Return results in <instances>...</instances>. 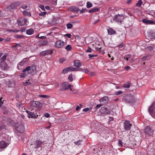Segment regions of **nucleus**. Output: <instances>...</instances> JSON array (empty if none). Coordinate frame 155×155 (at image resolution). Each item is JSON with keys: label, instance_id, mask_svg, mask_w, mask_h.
<instances>
[{"label": "nucleus", "instance_id": "f257e3e1", "mask_svg": "<svg viewBox=\"0 0 155 155\" xmlns=\"http://www.w3.org/2000/svg\"><path fill=\"white\" fill-rule=\"evenodd\" d=\"M124 100L125 103L131 104H134L135 102L134 97L130 94L126 95L124 98Z\"/></svg>", "mask_w": 155, "mask_h": 155}, {"label": "nucleus", "instance_id": "f03ea898", "mask_svg": "<svg viewBox=\"0 0 155 155\" xmlns=\"http://www.w3.org/2000/svg\"><path fill=\"white\" fill-rule=\"evenodd\" d=\"M36 67L35 65H33L31 66H28L26 68L24 69L23 72H27L28 74L33 75L35 73Z\"/></svg>", "mask_w": 155, "mask_h": 155}, {"label": "nucleus", "instance_id": "7ed1b4c3", "mask_svg": "<svg viewBox=\"0 0 155 155\" xmlns=\"http://www.w3.org/2000/svg\"><path fill=\"white\" fill-rule=\"evenodd\" d=\"M42 104L41 103L38 101H33L31 104L30 109L33 110H35L36 108H41L42 107Z\"/></svg>", "mask_w": 155, "mask_h": 155}, {"label": "nucleus", "instance_id": "20e7f679", "mask_svg": "<svg viewBox=\"0 0 155 155\" xmlns=\"http://www.w3.org/2000/svg\"><path fill=\"white\" fill-rule=\"evenodd\" d=\"M20 2H13L11 4L10 6L7 7V10L8 11L12 9H16L20 5Z\"/></svg>", "mask_w": 155, "mask_h": 155}, {"label": "nucleus", "instance_id": "39448f33", "mask_svg": "<svg viewBox=\"0 0 155 155\" xmlns=\"http://www.w3.org/2000/svg\"><path fill=\"white\" fill-rule=\"evenodd\" d=\"M149 111L151 116L155 118V101L153 103L150 107Z\"/></svg>", "mask_w": 155, "mask_h": 155}, {"label": "nucleus", "instance_id": "423d86ee", "mask_svg": "<svg viewBox=\"0 0 155 155\" xmlns=\"http://www.w3.org/2000/svg\"><path fill=\"white\" fill-rule=\"evenodd\" d=\"M153 130L150 126H147L144 130V132L147 135L151 136L153 134Z\"/></svg>", "mask_w": 155, "mask_h": 155}, {"label": "nucleus", "instance_id": "0eeeda50", "mask_svg": "<svg viewBox=\"0 0 155 155\" xmlns=\"http://www.w3.org/2000/svg\"><path fill=\"white\" fill-rule=\"evenodd\" d=\"M61 91H65L67 90L71 87V84H68L67 82H64L61 85Z\"/></svg>", "mask_w": 155, "mask_h": 155}, {"label": "nucleus", "instance_id": "6e6552de", "mask_svg": "<svg viewBox=\"0 0 155 155\" xmlns=\"http://www.w3.org/2000/svg\"><path fill=\"white\" fill-rule=\"evenodd\" d=\"M134 139L136 141H137L138 142L140 143L141 134L140 132L138 130L134 132Z\"/></svg>", "mask_w": 155, "mask_h": 155}, {"label": "nucleus", "instance_id": "1a4fd4ad", "mask_svg": "<svg viewBox=\"0 0 155 155\" xmlns=\"http://www.w3.org/2000/svg\"><path fill=\"white\" fill-rule=\"evenodd\" d=\"M132 125L129 121L126 120L124 124V127L125 130H130L131 127Z\"/></svg>", "mask_w": 155, "mask_h": 155}, {"label": "nucleus", "instance_id": "9d476101", "mask_svg": "<svg viewBox=\"0 0 155 155\" xmlns=\"http://www.w3.org/2000/svg\"><path fill=\"white\" fill-rule=\"evenodd\" d=\"M53 53V51L51 49L46 50L42 51L40 52V54L41 56H45L48 55H50Z\"/></svg>", "mask_w": 155, "mask_h": 155}, {"label": "nucleus", "instance_id": "9b49d317", "mask_svg": "<svg viewBox=\"0 0 155 155\" xmlns=\"http://www.w3.org/2000/svg\"><path fill=\"white\" fill-rule=\"evenodd\" d=\"M124 16L122 15H117L114 17V20H115L116 21L121 22L124 19Z\"/></svg>", "mask_w": 155, "mask_h": 155}, {"label": "nucleus", "instance_id": "f8f14e48", "mask_svg": "<svg viewBox=\"0 0 155 155\" xmlns=\"http://www.w3.org/2000/svg\"><path fill=\"white\" fill-rule=\"evenodd\" d=\"M42 142L41 141L36 140L33 142V143L31 144V146L32 147L36 148L40 146L41 145Z\"/></svg>", "mask_w": 155, "mask_h": 155}, {"label": "nucleus", "instance_id": "ddd939ff", "mask_svg": "<svg viewBox=\"0 0 155 155\" xmlns=\"http://www.w3.org/2000/svg\"><path fill=\"white\" fill-rule=\"evenodd\" d=\"M31 110V111H32V110ZM26 112L28 114V117L29 118H36L38 116V115H36L32 111H29L27 110L26 111Z\"/></svg>", "mask_w": 155, "mask_h": 155}, {"label": "nucleus", "instance_id": "4468645a", "mask_svg": "<svg viewBox=\"0 0 155 155\" xmlns=\"http://www.w3.org/2000/svg\"><path fill=\"white\" fill-rule=\"evenodd\" d=\"M64 44V43L63 41H61V40H57L55 44V47L61 48L63 47Z\"/></svg>", "mask_w": 155, "mask_h": 155}, {"label": "nucleus", "instance_id": "2eb2a0df", "mask_svg": "<svg viewBox=\"0 0 155 155\" xmlns=\"http://www.w3.org/2000/svg\"><path fill=\"white\" fill-rule=\"evenodd\" d=\"M124 144V145L126 144H128L129 145H131V143L129 142V140H127L126 142H123V140H121L119 139L118 141V145L119 147H122L123 146V144Z\"/></svg>", "mask_w": 155, "mask_h": 155}, {"label": "nucleus", "instance_id": "dca6fc26", "mask_svg": "<svg viewBox=\"0 0 155 155\" xmlns=\"http://www.w3.org/2000/svg\"><path fill=\"white\" fill-rule=\"evenodd\" d=\"M27 21V19L26 18L20 19V20H17V22L18 25L20 26L24 25Z\"/></svg>", "mask_w": 155, "mask_h": 155}, {"label": "nucleus", "instance_id": "f3484780", "mask_svg": "<svg viewBox=\"0 0 155 155\" xmlns=\"http://www.w3.org/2000/svg\"><path fill=\"white\" fill-rule=\"evenodd\" d=\"M100 111L102 114H109L110 112L109 110L108 109L107 107H101Z\"/></svg>", "mask_w": 155, "mask_h": 155}, {"label": "nucleus", "instance_id": "a211bd4d", "mask_svg": "<svg viewBox=\"0 0 155 155\" xmlns=\"http://www.w3.org/2000/svg\"><path fill=\"white\" fill-rule=\"evenodd\" d=\"M24 130V126L22 124H20L17 127L16 130L20 133L23 132Z\"/></svg>", "mask_w": 155, "mask_h": 155}, {"label": "nucleus", "instance_id": "6ab92c4d", "mask_svg": "<svg viewBox=\"0 0 155 155\" xmlns=\"http://www.w3.org/2000/svg\"><path fill=\"white\" fill-rule=\"evenodd\" d=\"M69 9V10L73 12H78L80 10L78 8L75 6H71Z\"/></svg>", "mask_w": 155, "mask_h": 155}, {"label": "nucleus", "instance_id": "aec40b11", "mask_svg": "<svg viewBox=\"0 0 155 155\" xmlns=\"http://www.w3.org/2000/svg\"><path fill=\"white\" fill-rule=\"evenodd\" d=\"M99 101L100 102H102L103 104H105L109 101V98L106 96H105L100 99Z\"/></svg>", "mask_w": 155, "mask_h": 155}, {"label": "nucleus", "instance_id": "412c9836", "mask_svg": "<svg viewBox=\"0 0 155 155\" xmlns=\"http://www.w3.org/2000/svg\"><path fill=\"white\" fill-rule=\"evenodd\" d=\"M142 22L147 24H152L155 22L154 21L149 20L146 19H143Z\"/></svg>", "mask_w": 155, "mask_h": 155}, {"label": "nucleus", "instance_id": "4be33fe9", "mask_svg": "<svg viewBox=\"0 0 155 155\" xmlns=\"http://www.w3.org/2000/svg\"><path fill=\"white\" fill-rule=\"evenodd\" d=\"M7 146V143L5 141H2L0 142V148H4L6 147Z\"/></svg>", "mask_w": 155, "mask_h": 155}, {"label": "nucleus", "instance_id": "5701e85b", "mask_svg": "<svg viewBox=\"0 0 155 155\" xmlns=\"http://www.w3.org/2000/svg\"><path fill=\"white\" fill-rule=\"evenodd\" d=\"M48 41L47 40H41L39 42V45L41 46H45L47 45Z\"/></svg>", "mask_w": 155, "mask_h": 155}, {"label": "nucleus", "instance_id": "b1692460", "mask_svg": "<svg viewBox=\"0 0 155 155\" xmlns=\"http://www.w3.org/2000/svg\"><path fill=\"white\" fill-rule=\"evenodd\" d=\"M74 65L78 68L80 67L81 65V64L79 60H75L74 62Z\"/></svg>", "mask_w": 155, "mask_h": 155}, {"label": "nucleus", "instance_id": "393cba45", "mask_svg": "<svg viewBox=\"0 0 155 155\" xmlns=\"http://www.w3.org/2000/svg\"><path fill=\"white\" fill-rule=\"evenodd\" d=\"M107 31L109 35H112L116 33L115 31L113 30L111 28H110L108 29Z\"/></svg>", "mask_w": 155, "mask_h": 155}, {"label": "nucleus", "instance_id": "a878e982", "mask_svg": "<svg viewBox=\"0 0 155 155\" xmlns=\"http://www.w3.org/2000/svg\"><path fill=\"white\" fill-rule=\"evenodd\" d=\"M34 30L31 28L29 29L26 31V34L28 35H31L33 34Z\"/></svg>", "mask_w": 155, "mask_h": 155}, {"label": "nucleus", "instance_id": "bb28decb", "mask_svg": "<svg viewBox=\"0 0 155 155\" xmlns=\"http://www.w3.org/2000/svg\"><path fill=\"white\" fill-rule=\"evenodd\" d=\"M99 10V9L98 8H93L89 10L88 12L89 13H94L96 12H98V11Z\"/></svg>", "mask_w": 155, "mask_h": 155}, {"label": "nucleus", "instance_id": "cd10ccee", "mask_svg": "<svg viewBox=\"0 0 155 155\" xmlns=\"http://www.w3.org/2000/svg\"><path fill=\"white\" fill-rule=\"evenodd\" d=\"M70 71V67H68L65 69H64L62 71V73L63 74H66L68 72Z\"/></svg>", "mask_w": 155, "mask_h": 155}, {"label": "nucleus", "instance_id": "c85d7f7f", "mask_svg": "<svg viewBox=\"0 0 155 155\" xmlns=\"http://www.w3.org/2000/svg\"><path fill=\"white\" fill-rule=\"evenodd\" d=\"M23 13L25 15L29 16L31 15V14H30V12L28 10H26L24 11L23 12Z\"/></svg>", "mask_w": 155, "mask_h": 155}, {"label": "nucleus", "instance_id": "c756f323", "mask_svg": "<svg viewBox=\"0 0 155 155\" xmlns=\"http://www.w3.org/2000/svg\"><path fill=\"white\" fill-rule=\"evenodd\" d=\"M79 71H82V72L85 73H88L89 71V70L87 68L84 69H82V68H79Z\"/></svg>", "mask_w": 155, "mask_h": 155}, {"label": "nucleus", "instance_id": "7c9ffc66", "mask_svg": "<svg viewBox=\"0 0 155 155\" xmlns=\"http://www.w3.org/2000/svg\"><path fill=\"white\" fill-rule=\"evenodd\" d=\"M7 31L9 32H17L20 31V30H18L17 29H7Z\"/></svg>", "mask_w": 155, "mask_h": 155}, {"label": "nucleus", "instance_id": "2f4dec72", "mask_svg": "<svg viewBox=\"0 0 155 155\" xmlns=\"http://www.w3.org/2000/svg\"><path fill=\"white\" fill-rule=\"evenodd\" d=\"M130 83L127 82V83L124 84L123 87L125 88H128L130 87Z\"/></svg>", "mask_w": 155, "mask_h": 155}, {"label": "nucleus", "instance_id": "473e14b6", "mask_svg": "<svg viewBox=\"0 0 155 155\" xmlns=\"http://www.w3.org/2000/svg\"><path fill=\"white\" fill-rule=\"evenodd\" d=\"M24 36L18 35H17L15 36V37L17 39L23 38H24Z\"/></svg>", "mask_w": 155, "mask_h": 155}, {"label": "nucleus", "instance_id": "72a5a7b5", "mask_svg": "<svg viewBox=\"0 0 155 155\" xmlns=\"http://www.w3.org/2000/svg\"><path fill=\"white\" fill-rule=\"evenodd\" d=\"M31 83L30 81V79L28 80L26 82H24L23 84L25 86H27L28 85L30 84Z\"/></svg>", "mask_w": 155, "mask_h": 155}, {"label": "nucleus", "instance_id": "f704fd0d", "mask_svg": "<svg viewBox=\"0 0 155 155\" xmlns=\"http://www.w3.org/2000/svg\"><path fill=\"white\" fill-rule=\"evenodd\" d=\"M70 71H79V69L77 68H73L72 67H70Z\"/></svg>", "mask_w": 155, "mask_h": 155}, {"label": "nucleus", "instance_id": "c9c22d12", "mask_svg": "<svg viewBox=\"0 0 155 155\" xmlns=\"http://www.w3.org/2000/svg\"><path fill=\"white\" fill-rule=\"evenodd\" d=\"M65 48L67 51H69L71 49L72 47L71 45H68L65 47Z\"/></svg>", "mask_w": 155, "mask_h": 155}, {"label": "nucleus", "instance_id": "e433bc0d", "mask_svg": "<svg viewBox=\"0 0 155 155\" xmlns=\"http://www.w3.org/2000/svg\"><path fill=\"white\" fill-rule=\"evenodd\" d=\"M92 4L90 2H87V8H90L92 7Z\"/></svg>", "mask_w": 155, "mask_h": 155}, {"label": "nucleus", "instance_id": "4c0bfd02", "mask_svg": "<svg viewBox=\"0 0 155 155\" xmlns=\"http://www.w3.org/2000/svg\"><path fill=\"white\" fill-rule=\"evenodd\" d=\"M66 61L65 58H60L59 60V62L61 63H63L64 61Z\"/></svg>", "mask_w": 155, "mask_h": 155}, {"label": "nucleus", "instance_id": "58836bf2", "mask_svg": "<svg viewBox=\"0 0 155 155\" xmlns=\"http://www.w3.org/2000/svg\"><path fill=\"white\" fill-rule=\"evenodd\" d=\"M36 37L42 39V40L45 39L46 38V36H41L40 34H38L36 36Z\"/></svg>", "mask_w": 155, "mask_h": 155}, {"label": "nucleus", "instance_id": "ea45409f", "mask_svg": "<svg viewBox=\"0 0 155 155\" xmlns=\"http://www.w3.org/2000/svg\"><path fill=\"white\" fill-rule=\"evenodd\" d=\"M7 57V55H4L1 58V61L2 62L4 61L6 59Z\"/></svg>", "mask_w": 155, "mask_h": 155}, {"label": "nucleus", "instance_id": "a19ab883", "mask_svg": "<svg viewBox=\"0 0 155 155\" xmlns=\"http://www.w3.org/2000/svg\"><path fill=\"white\" fill-rule=\"evenodd\" d=\"M27 74L25 72H23V73H22L20 75L21 77L22 78H24L25 77L27 76Z\"/></svg>", "mask_w": 155, "mask_h": 155}, {"label": "nucleus", "instance_id": "79ce46f5", "mask_svg": "<svg viewBox=\"0 0 155 155\" xmlns=\"http://www.w3.org/2000/svg\"><path fill=\"white\" fill-rule=\"evenodd\" d=\"M142 3L141 0H139L138 2L136 4V5L137 7H140Z\"/></svg>", "mask_w": 155, "mask_h": 155}, {"label": "nucleus", "instance_id": "37998d69", "mask_svg": "<svg viewBox=\"0 0 155 155\" xmlns=\"http://www.w3.org/2000/svg\"><path fill=\"white\" fill-rule=\"evenodd\" d=\"M67 26L68 29H71L72 28L73 25L71 24L68 23L67 24Z\"/></svg>", "mask_w": 155, "mask_h": 155}, {"label": "nucleus", "instance_id": "c03bdc74", "mask_svg": "<svg viewBox=\"0 0 155 155\" xmlns=\"http://www.w3.org/2000/svg\"><path fill=\"white\" fill-rule=\"evenodd\" d=\"M81 141V140H79L77 141H75L74 142V143L75 144L77 145L78 146L79 145L81 144V143L80 142Z\"/></svg>", "mask_w": 155, "mask_h": 155}, {"label": "nucleus", "instance_id": "a18cd8bd", "mask_svg": "<svg viewBox=\"0 0 155 155\" xmlns=\"http://www.w3.org/2000/svg\"><path fill=\"white\" fill-rule=\"evenodd\" d=\"M68 78L71 81H72L73 80L72 74H71L69 75L68 76Z\"/></svg>", "mask_w": 155, "mask_h": 155}, {"label": "nucleus", "instance_id": "49530a36", "mask_svg": "<svg viewBox=\"0 0 155 155\" xmlns=\"http://www.w3.org/2000/svg\"><path fill=\"white\" fill-rule=\"evenodd\" d=\"M91 48L89 47H88V48L86 50V52H91Z\"/></svg>", "mask_w": 155, "mask_h": 155}, {"label": "nucleus", "instance_id": "de8ad7c7", "mask_svg": "<svg viewBox=\"0 0 155 155\" xmlns=\"http://www.w3.org/2000/svg\"><path fill=\"white\" fill-rule=\"evenodd\" d=\"M82 106L81 104H80V106H79L78 105H77L76 106V110H79L80 109V108L82 107Z\"/></svg>", "mask_w": 155, "mask_h": 155}, {"label": "nucleus", "instance_id": "09e8293b", "mask_svg": "<svg viewBox=\"0 0 155 155\" xmlns=\"http://www.w3.org/2000/svg\"><path fill=\"white\" fill-rule=\"evenodd\" d=\"M123 92L122 91H119L116 92L115 94L116 95H118L121 94Z\"/></svg>", "mask_w": 155, "mask_h": 155}, {"label": "nucleus", "instance_id": "8fccbe9b", "mask_svg": "<svg viewBox=\"0 0 155 155\" xmlns=\"http://www.w3.org/2000/svg\"><path fill=\"white\" fill-rule=\"evenodd\" d=\"M47 12H41L39 13V15L40 16H42L44 15H45L46 14Z\"/></svg>", "mask_w": 155, "mask_h": 155}, {"label": "nucleus", "instance_id": "3c124183", "mask_svg": "<svg viewBox=\"0 0 155 155\" xmlns=\"http://www.w3.org/2000/svg\"><path fill=\"white\" fill-rule=\"evenodd\" d=\"M90 109L89 107H87L86 108L84 109L83 111L85 112H87Z\"/></svg>", "mask_w": 155, "mask_h": 155}, {"label": "nucleus", "instance_id": "603ef678", "mask_svg": "<svg viewBox=\"0 0 155 155\" xmlns=\"http://www.w3.org/2000/svg\"><path fill=\"white\" fill-rule=\"evenodd\" d=\"M103 105V104H97V105H96V109L100 107H101V106H102V105Z\"/></svg>", "mask_w": 155, "mask_h": 155}, {"label": "nucleus", "instance_id": "864d4df0", "mask_svg": "<svg viewBox=\"0 0 155 155\" xmlns=\"http://www.w3.org/2000/svg\"><path fill=\"white\" fill-rule=\"evenodd\" d=\"M11 39V38H10L9 37H7L6 38H5V39H4V41H10Z\"/></svg>", "mask_w": 155, "mask_h": 155}, {"label": "nucleus", "instance_id": "5fc2aeb1", "mask_svg": "<svg viewBox=\"0 0 155 155\" xmlns=\"http://www.w3.org/2000/svg\"><path fill=\"white\" fill-rule=\"evenodd\" d=\"M40 8L43 10H45V9L44 8V6L42 5H40Z\"/></svg>", "mask_w": 155, "mask_h": 155}, {"label": "nucleus", "instance_id": "6e6d98bb", "mask_svg": "<svg viewBox=\"0 0 155 155\" xmlns=\"http://www.w3.org/2000/svg\"><path fill=\"white\" fill-rule=\"evenodd\" d=\"M86 10V8H82V9L80 11V13H84Z\"/></svg>", "mask_w": 155, "mask_h": 155}, {"label": "nucleus", "instance_id": "4d7b16f0", "mask_svg": "<svg viewBox=\"0 0 155 155\" xmlns=\"http://www.w3.org/2000/svg\"><path fill=\"white\" fill-rule=\"evenodd\" d=\"M64 36H67L68 38H71V35L70 34H67L64 35Z\"/></svg>", "mask_w": 155, "mask_h": 155}, {"label": "nucleus", "instance_id": "13d9d810", "mask_svg": "<svg viewBox=\"0 0 155 155\" xmlns=\"http://www.w3.org/2000/svg\"><path fill=\"white\" fill-rule=\"evenodd\" d=\"M44 116L46 117H50V114L48 113H46L45 114Z\"/></svg>", "mask_w": 155, "mask_h": 155}, {"label": "nucleus", "instance_id": "bf43d9fd", "mask_svg": "<svg viewBox=\"0 0 155 155\" xmlns=\"http://www.w3.org/2000/svg\"><path fill=\"white\" fill-rule=\"evenodd\" d=\"M26 29L23 28H22L21 29V31L22 32H25V31Z\"/></svg>", "mask_w": 155, "mask_h": 155}, {"label": "nucleus", "instance_id": "052dcab7", "mask_svg": "<svg viewBox=\"0 0 155 155\" xmlns=\"http://www.w3.org/2000/svg\"><path fill=\"white\" fill-rule=\"evenodd\" d=\"M95 74V73L94 72H91L89 73L90 75L92 77L94 76Z\"/></svg>", "mask_w": 155, "mask_h": 155}, {"label": "nucleus", "instance_id": "680f3d73", "mask_svg": "<svg viewBox=\"0 0 155 155\" xmlns=\"http://www.w3.org/2000/svg\"><path fill=\"white\" fill-rule=\"evenodd\" d=\"M22 8L24 9H25L27 8V6L26 5H22Z\"/></svg>", "mask_w": 155, "mask_h": 155}, {"label": "nucleus", "instance_id": "e2e57ef3", "mask_svg": "<svg viewBox=\"0 0 155 155\" xmlns=\"http://www.w3.org/2000/svg\"><path fill=\"white\" fill-rule=\"evenodd\" d=\"M2 97L0 98V107H1L2 105V104H3V102L2 100Z\"/></svg>", "mask_w": 155, "mask_h": 155}, {"label": "nucleus", "instance_id": "0e129e2a", "mask_svg": "<svg viewBox=\"0 0 155 155\" xmlns=\"http://www.w3.org/2000/svg\"><path fill=\"white\" fill-rule=\"evenodd\" d=\"M21 46V45L19 44H16L15 45L13 46V47L15 48L17 47H20Z\"/></svg>", "mask_w": 155, "mask_h": 155}, {"label": "nucleus", "instance_id": "69168bd1", "mask_svg": "<svg viewBox=\"0 0 155 155\" xmlns=\"http://www.w3.org/2000/svg\"><path fill=\"white\" fill-rule=\"evenodd\" d=\"M130 68V67L129 66H127L125 67V69L127 71H128Z\"/></svg>", "mask_w": 155, "mask_h": 155}, {"label": "nucleus", "instance_id": "338daca9", "mask_svg": "<svg viewBox=\"0 0 155 155\" xmlns=\"http://www.w3.org/2000/svg\"><path fill=\"white\" fill-rule=\"evenodd\" d=\"M25 63L23 62L22 61L20 62L19 63V64L20 65L23 66L24 64Z\"/></svg>", "mask_w": 155, "mask_h": 155}, {"label": "nucleus", "instance_id": "774afa93", "mask_svg": "<svg viewBox=\"0 0 155 155\" xmlns=\"http://www.w3.org/2000/svg\"><path fill=\"white\" fill-rule=\"evenodd\" d=\"M94 56L93 55H92L91 54H88V56L89 58H92L93 57H94Z\"/></svg>", "mask_w": 155, "mask_h": 155}]
</instances>
